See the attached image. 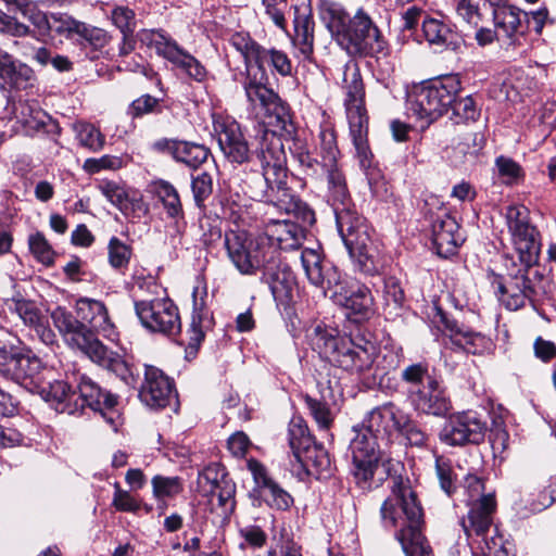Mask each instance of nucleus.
I'll return each mask as SVG.
<instances>
[{
  "label": "nucleus",
  "instance_id": "nucleus-42",
  "mask_svg": "<svg viewBox=\"0 0 556 556\" xmlns=\"http://www.w3.org/2000/svg\"><path fill=\"white\" fill-rule=\"evenodd\" d=\"M15 338L8 330L0 328V375L7 379L12 376L18 348L13 343Z\"/></svg>",
  "mask_w": 556,
  "mask_h": 556
},
{
  "label": "nucleus",
  "instance_id": "nucleus-51",
  "mask_svg": "<svg viewBox=\"0 0 556 556\" xmlns=\"http://www.w3.org/2000/svg\"><path fill=\"white\" fill-rule=\"evenodd\" d=\"M256 65L260 70L264 68L267 63L271 65L280 75L287 76L291 74L292 65L286 53L276 49L263 48L262 54L260 55Z\"/></svg>",
  "mask_w": 556,
  "mask_h": 556
},
{
  "label": "nucleus",
  "instance_id": "nucleus-17",
  "mask_svg": "<svg viewBox=\"0 0 556 556\" xmlns=\"http://www.w3.org/2000/svg\"><path fill=\"white\" fill-rule=\"evenodd\" d=\"M213 129L227 161L242 164L250 161L251 150L240 124L232 117L214 116Z\"/></svg>",
  "mask_w": 556,
  "mask_h": 556
},
{
  "label": "nucleus",
  "instance_id": "nucleus-11",
  "mask_svg": "<svg viewBox=\"0 0 556 556\" xmlns=\"http://www.w3.org/2000/svg\"><path fill=\"white\" fill-rule=\"evenodd\" d=\"M136 316L141 326L151 333L167 337L180 332L181 321L177 305L166 295L134 301Z\"/></svg>",
  "mask_w": 556,
  "mask_h": 556
},
{
  "label": "nucleus",
  "instance_id": "nucleus-54",
  "mask_svg": "<svg viewBox=\"0 0 556 556\" xmlns=\"http://www.w3.org/2000/svg\"><path fill=\"white\" fill-rule=\"evenodd\" d=\"M28 244L30 252L37 261L47 266L53 264L54 251L41 232L31 235L28 239Z\"/></svg>",
  "mask_w": 556,
  "mask_h": 556
},
{
  "label": "nucleus",
  "instance_id": "nucleus-18",
  "mask_svg": "<svg viewBox=\"0 0 556 556\" xmlns=\"http://www.w3.org/2000/svg\"><path fill=\"white\" fill-rule=\"evenodd\" d=\"M139 397L147 406L155 409L177 406V393L174 382L157 367L146 365L144 382Z\"/></svg>",
  "mask_w": 556,
  "mask_h": 556
},
{
  "label": "nucleus",
  "instance_id": "nucleus-31",
  "mask_svg": "<svg viewBox=\"0 0 556 556\" xmlns=\"http://www.w3.org/2000/svg\"><path fill=\"white\" fill-rule=\"evenodd\" d=\"M301 263L309 282L328 293V280L332 274H339L334 268L325 269L320 254L313 249H304L301 252Z\"/></svg>",
  "mask_w": 556,
  "mask_h": 556
},
{
  "label": "nucleus",
  "instance_id": "nucleus-63",
  "mask_svg": "<svg viewBox=\"0 0 556 556\" xmlns=\"http://www.w3.org/2000/svg\"><path fill=\"white\" fill-rule=\"evenodd\" d=\"M11 309H13L18 315V317L23 320V323L26 326H29L31 328L41 321L39 309L30 301L16 300L13 302V306L11 307Z\"/></svg>",
  "mask_w": 556,
  "mask_h": 556
},
{
  "label": "nucleus",
  "instance_id": "nucleus-41",
  "mask_svg": "<svg viewBox=\"0 0 556 556\" xmlns=\"http://www.w3.org/2000/svg\"><path fill=\"white\" fill-rule=\"evenodd\" d=\"M208 155L210 150L205 146L180 140L175 161L182 163L192 169H197L206 162Z\"/></svg>",
  "mask_w": 556,
  "mask_h": 556
},
{
  "label": "nucleus",
  "instance_id": "nucleus-5",
  "mask_svg": "<svg viewBox=\"0 0 556 556\" xmlns=\"http://www.w3.org/2000/svg\"><path fill=\"white\" fill-rule=\"evenodd\" d=\"M225 248L228 257L242 275H254L257 270H269L279 250L267 235L249 236L245 231L230 230L225 233Z\"/></svg>",
  "mask_w": 556,
  "mask_h": 556
},
{
  "label": "nucleus",
  "instance_id": "nucleus-2",
  "mask_svg": "<svg viewBox=\"0 0 556 556\" xmlns=\"http://www.w3.org/2000/svg\"><path fill=\"white\" fill-rule=\"evenodd\" d=\"M311 342L321 357L351 374H370L376 379L396 367L397 359L392 352L379 356L376 345L364 338L336 336L317 326L311 334Z\"/></svg>",
  "mask_w": 556,
  "mask_h": 556
},
{
  "label": "nucleus",
  "instance_id": "nucleus-10",
  "mask_svg": "<svg viewBox=\"0 0 556 556\" xmlns=\"http://www.w3.org/2000/svg\"><path fill=\"white\" fill-rule=\"evenodd\" d=\"M321 14L329 30L342 36L356 52L372 49L374 42L378 40V29L363 12L350 20L341 9L331 5L324 9Z\"/></svg>",
  "mask_w": 556,
  "mask_h": 556
},
{
  "label": "nucleus",
  "instance_id": "nucleus-44",
  "mask_svg": "<svg viewBox=\"0 0 556 556\" xmlns=\"http://www.w3.org/2000/svg\"><path fill=\"white\" fill-rule=\"evenodd\" d=\"M267 506L277 510H287L293 504V497L282 489L276 481L269 483L265 489L255 495Z\"/></svg>",
  "mask_w": 556,
  "mask_h": 556
},
{
  "label": "nucleus",
  "instance_id": "nucleus-60",
  "mask_svg": "<svg viewBox=\"0 0 556 556\" xmlns=\"http://www.w3.org/2000/svg\"><path fill=\"white\" fill-rule=\"evenodd\" d=\"M111 20L123 35L134 34L136 28V15L128 7L119 5L114 8L111 12Z\"/></svg>",
  "mask_w": 556,
  "mask_h": 556
},
{
  "label": "nucleus",
  "instance_id": "nucleus-12",
  "mask_svg": "<svg viewBox=\"0 0 556 556\" xmlns=\"http://www.w3.org/2000/svg\"><path fill=\"white\" fill-rule=\"evenodd\" d=\"M330 299L348 311L355 321L368 319L374 313V298L370 290L353 279H342L340 274H332L328 280Z\"/></svg>",
  "mask_w": 556,
  "mask_h": 556
},
{
  "label": "nucleus",
  "instance_id": "nucleus-53",
  "mask_svg": "<svg viewBox=\"0 0 556 556\" xmlns=\"http://www.w3.org/2000/svg\"><path fill=\"white\" fill-rule=\"evenodd\" d=\"M193 200L199 208L204 207V202L213 192V177L207 172H201L191 179Z\"/></svg>",
  "mask_w": 556,
  "mask_h": 556
},
{
  "label": "nucleus",
  "instance_id": "nucleus-34",
  "mask_svg": "<svg viewBox=\"0 0 556 556\" xmlns=\"http://www.w3.org/2000/svg\"><path fill=\"white\" fill-rule=\"evenodd\" d=\"M268 237L277 249L278 247L281 249H298L304 235L299 225L283 220L274 224Z\"/></svg>",
  "mask_w": 556,
  "mask_h": 556
},
{
  "label": "nucleus",
  "instance_id": "nucleus-29",
  "mask_svg": "<svg viewBox=\"0 0 556 556\" xmlns=\"http://www.w3.org/2000/svg\"><path fill=\"white\" fill-rule=\"evenodd\" d=\"M33 70L0 49V87L24 88L31 78Z\"/></svg>",
  "mask_w": 556,
  "mask_h": 556
},
{
  "label": "nucleus",
  "instance_id": "nucleus-20",
  "mask_svg": "<svg viewBox=\"0 0 556 556\" xmlns=\"http://www.w3.org/2000/svg\"><path fill=\"white\" fill-rule=\"evenodd\" d=\"M75 311L83 321L93 333L114 340L116 336L115 325L112 321L105 304L91 298H79L75 302Z\"/></svg>",
  "mask_w": 556,
  "mask_h": 556
},
{
  "label": "nucleus",
  "instance_id": "nucleus-32",
  "mask_svg": "<svg viewBox=\"0 0 556 556\" xmlns=\"http://www.w3.org/2000/svg\"><path fill=\"white\" fill-rule=\"evenodd\" d=\"M535 229L511 236L522 270L539 269L540 242Z\"/></svg>",
  "mask_w": 556,
  "mask_h": 556
},
{
  "label": "nucleus",
  "instance_id": "nucleus-45",
  "mask_svg": "<svg viewBox=\"0 0 556 556\" xmlns=\"http://www.w3.org/2000/svg\"><path fill=\"white\" fill-rule=\"evenodd\" d=\"M99 189L101 193L125 215H128L130 205H141L139 201H137L136 203L130 202L124 187H122L115 181H102L99 185Z\"/></svg>",
  "mask_w": 556,
  "mask_h": 556
},
{
  "label": "nucleus",
  "instance_id": "nucleus-37",
  "mask_svg": "<svg viewBox=\"0 0 556 556\" xmlns=\"http://www.w3.org/2000/svg\"><path fill=\"white\" fill-rule=\"evenodd\" d=\"M321 169L326 174L328 188L334 201V208L350 205L345 177L338 166V161L321 163Z\"/></svg>",
  "mask_w": 556,
  "mask_h": 556
},
{
  "label": "nucleus",
  "instance_id": "nucleus-50",
  "mask_svg": "<svg viewBox=\"0 0 556 556\" xmlns=\"http://www.w3.org/2000/svg\"><path fill=\"white\" fill-rule=\"evenodd\" d=\"M132 249L117 237H112L108 244L110 265L115 269L126 268L130 262Z\"/></svg>",
  "mask_w": 556,
  "mask_h": 556
},
{
  "label": "nucleus",
  "instance_id": "nucleus-55",
  "mask_svg": "<svg viewBox=\"0 0 556 556\" xmlns=\"http://www.w3.org/2000/svg\"><path fill=\"white\" fill-rule=\"evenodd\" d=\"M506 219L511 236L535 229L529 224L527 210L523 206H508Z\"/></svg>",
  "mask_w": 556,
  "mask_h": 556
},
{
  "label": "nucleus",
  "instance_id": "nucleus-16",
  "mask_svg": "<svg viewBox=\"0 0 556 556\" xmlns=\"http://www.w3.org/2000/svg\"><path fill=\"white\" fill-rule=\"evenodd\" d=\"M74 403H77V413L84 412L86 407L99 412L116 430L114 407L117 404V397L114 394L102 390L97 382L86 375H80L76 379Z\"/></svg>",
  "mask_w": 556,
  "mask_h": 556
},
{
  "label": "nucleus",
  "instance_id": "nucleus-27",
  "mask_svg": "<svg viewBox=\"0 0 556 556\" xmlns=\"http://www.w3.org/2000/svg\"><path fill=\"white\" fill-rule=\"evenodd\" d=\"M93 363L115 374L126 386L135 388L138 384V374L134 372L123 357L109 350L102 342L88 356Z\"/></svg>",
  "mask_w": 556,
  "mask_h": 556
},
{
  "label": "nucleus",
  "instance_id": "nucleus-15",
  "mask_svg": "<svg viewBox=\"0 0 556 556\" xmlns=\"http://www.w3.org/2000/svg\"><path fill=\"white\" fill-rule=\"evenodd\" d=\"M51 319L64 341L72 349L78 350L87 357L101 342L96 333L64 307L58 306L51 313Z\"/></svg>",
  "mask_w": 556,
  "mask_h": 556
},
{
  "label": "nucleus",
  "instance_id": "nucleus-61",
  "mask_svg": "<svg viewBox=\"0 0 556 556\" xmlns=\"http://www.w3.org/2000/svg\"><path fill=\"white\" fill-rule=\"evenodd\" d=\"M321 163L337 162L339 149L337 147V136L333 129L324 128L319 132Z\"/></svg>",
  "mask_w": 556,
  "mask_h": 556
},
{
  "label": "nucleus",
  "instance_id": "nucleus-49",
  "mask_svg": "<svg viewBox=\"0 0 556 556\" xmlns=\"http://www.w3.org/2000/svg\"><path fill=\"white\" fill-rule=\"evenodd\" d=\"M457 13L465 22L477 27L490 13V5L484 0H462Z\"/></svg>",
  "mask_w": 556,
  "mask_h": 556
},
{
  "label": "nucleus",
  "instance_id": "nucleus-56",
  "mask_svg": "<svg viewBox=\"0 0 556 556\" xmlns=\"http://www.w3.org/2000/svg\"><path fill=\"white\" fill-rule=\"evenodd\" d=\"M153 494L156 498L174 497L182 491V484L177 477L155 476L152 479Z\"/></svg>",
  "mask_w": 556,
  "mask_h": 556
},
{
  "label": "nucleus",
  "instance_id": "nucleus-1",
  "mask_svg": "<svg viewBox=\"0 0 556 556\" xmlns=\"http://www.w3.org/2000/svg\"><path fill=\"white\" fill-rule=\"evenodd\" d=\"M264 111L269 118L268 124L276 129L271 130L265 126H260L261 137L255 155L260 162L262 173L254 174L245 181L250 197L257 201L270 203L287 214L301 215L303 222L312 224L315 220L313 211L307 208L291 192L287 182V155L281 137H291L295 132L289 108L278 97Z\"/></svg>",
  "mask_w": 556,
  "mask_h": 556
},
{
  "label": "nucleus",
  "instance_id": "nucleus-59",
  "mask_svg": "<svg viewBox=\"0 0 556 556\" xmlns=\"http://www.w3.org/2000/svg\"><path fill=\"white\" fill-rule=\"evenodd\" d=\"M305 403L319 428L327 430L332 424V415L328 404L309 395L305 396Z\"/></svg>",
  "mask_w": 556,
  "mask_h": 556
},
{
  "label": "nucleus",
  "instance_id": "nucleus-30",
  "mask_svg": "<svg viewBox=\"0 0 556 556\" xmlns=\"http://www.w3.org/2000/svg\"><path fill=\"white\" fill-rule=\"evenodd\" d=\"M521 14L527 16V13H523L518 8L508 4L500 5L493 10L492 15L495 28L501 33L503 38L509 40L506 50L509 47H516L519 45V36L517 35V31L521 23Z\"/></svg>",
  "mask_w": 556,
  "mask_h": 556
},
{
  "label": "nucleus",
  "instance_id": "nucleus-46",
  "mask_svg": "<svg viewBox=\"0 0 556 556\" xmlns=\"http://www.w3.org/2000/svg\"><path fill=\"white\" fill-rule=\"evenodd\" d=\"M80 24V21L66 13H52L48 35L72 39L77 36Z\"/></svg>",
  "mask_w": 556,
  "mask_h": 556
},
{
  "label": "nucleus",
  "instance_id": "nucleus-38",
  "mask_svg": "<svg viewBox=\"0 0 556 556\" xmlns=\"http://www.w3.org/2000/svg\"><path fill=\"white\" fill-rule=\"evenodd\" d=\"M294 37L293 45L299 48L300 52L308 58L314 49V21L312 15L296 14L294 17Z\"/></svg>",
  "mask_w": 556,
  "mask_h": 556
},
{
  "label": "nucleus",
  "instance_id": "nucleus-4",
  "mask_svg": "<svg viewBox=\"0 0 556 556\" xmlns=\"http://www.w3.org/2000/svg\"><path fill=\"white\" fill-rule=\"evenodd\" d=\"M343 104L349 122L350 134L362 167L369 166L370 150L367 141L368 115L365 106V86L358 65L349 62L343 68Z\"/></svg>",
  "mask_w": 556,
  "mask_h": 556
},
{
  "label": "nucleus",
  "instance_id": "nucleus-39",
  "mask_svg": "<svg viewBox=\"0 0 556 556\" xmlns=\"http://www.w3.org/2000/svg\"><path fill=\"white\" fill-rule=\"evenodd\" d=\"M402 381L406 384L407 396L410 399L416 391L429 386V380H437L429 372L428 364L416 363L408 365L402 370Z\"/></svg>",
  "mask_w": 556,
  "mask_h": 556
},
{
  "label": "nucleus",
  "instance_id": "nucleus-24",
  "mask_svg": "<svg viewBox=\"0 0 556 556\" xmlns=\"http://www.w3.org/2000/svg\"><path fill=\"white\" fill-rule=\"evenodd\" d=\"M463 241L459 225L454 217L443 214L434 219L432 224V243L440 256L448 257L455 254Z\"/></svg>",
  "mask_w": 556,
  "mask_h": 556
},
{
  "label": "nucleus",
  "instance_id": "nucleus-6",
  "mask_svg": "<svg viewBox=\"0 0 556 556\" xmlns=\"http://www.w3.org/2000/svg\"><path fill=\"white\" fill-rule=\"evenodd\" d=\"M339 233L356 268L365 274L377 271L376 249L366 219L350 205L334 208Z\"/></svg>",
  "mask_w": 556,
  "mask_h": 556
},
{
  "label": "nucleus",
  "instance_id": "nucleus-8",
  "mask_svg": "<svg viewBox=\"0 0 556 556\" xmlns=\"http://www.w3.org/2000/svg\"><path fill=\"white\" fill-rule=\"evenodd\" d=\"M380 439H378L366 427L355 430V435L350 443L352 460L354 465L353 475L357 484L363 490L379 486L384 480L387 470L375 478L380 469Z\"/></svg>",
  "mask_w": 556,
  "mask_h": 556
},
{
  "label": "nucleus",
  "instance_id": "nucleus-9",
  "mask_svg": "<svg viewBox=\"0 0 556 556\" xmlns=\"http://www.w3.org/2000/svg\"><path fill=\"white\" fill-rule=\"evenodd\" d=\"M546 283L547 279L540 269H519L506 282L495 278L492 285L501 303L509 311H517L543 296Z\"/></svg>",
  "mask_w": 556,
  "mask_h": 556
},
{
  "label": "nucleus",
  "instance_id": "nucleus-13",
  "mask_svg": "<svg viewBox=\"0 0 556 556\" xmlns=\"http://www.w3.org/2000/svg\"><path fill=\"white\" fill-rule=\"evenodd\" d=\"M140 40L194 80L202 81L205 78L204 66L162 31L143 30Z\"/></svg>",
  "mask_w": 556,
  "mask_h": 556
},
{
  "label": "nucleus",
  "instance_id": "nucleus-26",
  "mask_svg": "<svg viewBox=\"0 0 556 556\" xmlns=\"http://www.w3.org/2000/svg\"><path fill=\"white\" fill-rule=\"evenodd\" d=\"M264 279L269 285L271 294L278 305L288 306L293 300L296 286L292 270L280 263L279 256L273 264V268L264 270Z\"/></svg>",
  "mask_w": 556,
  "mask_h": 556
},
{
  "label": "nucleus",
  "instance_id": "nucleus-36",
  "mask_svg": "<svg viewBox=\"0 0 556 556\" xmlns=\"http://www.w3.org/2000/svg\"><path fill=\"white\" fill-rule=\"evenodd\" d=\"M243 89L248 102L255 106H260L265 110L268 105L273 104L274 101L279 97L273 89L268 88L261 79L256 78V75H252L248 68V75L243 83Z\"/></svg>",
  "mask_w": 556,
  "mask_h": 556
},
{
  "label": "nucleus",
  "instance_id": "nucleus-57",
  "mask_svg": "<svg viewBox=\"0 0 556 556\" xmlns=\"http://www.w3.org/2000/svg\"><path fill=\"white\" fill-rule=\"evenodd\" d=\"M77 36L94 49L105 47L111 37L106 30L81 22Z\"/></svg>",
  "mask_w": 556,
  "mask_h": 556
},
{
  "label": "nucleus",
  "instance_id": "nucleus-62",
  "mask_svg": "<svg viewBox=\"0 0 556 556\" xmlns=\"http://www.w3.org/2000/svg\"><path fill=\"white\" fill-rule=\"evenodd\" d=\"M247 468L251 472L255 484L252 491L254 495L260 493L263 489L269 485V483L275 481L269 476L267 468L255 458H249L247 460Z\"/></svg>",
  "mask_w": 556,
  "mask_h": 556
},
{
  "label": "nucleus",
  "instance_id": "nucleus-52",
  "mask_svg": "<svg viewBox=\"0 0 556 556\" xmlns=\"http://www.w3.org/2000/svg\"><path fill=\"white\" fill-rule=\"evenodd\" d=\"M77 138L81 146L91 151H99L104 147L105 138L101 131L88 123H78L76 125Z\"/></svg>",
  "mask_w": 556,
  "mask_h": 556
},
{
  "label": "nucleus",
  "instance_id": "nucleus-25",
  "mask_svg": "<svg viewBox=\"0 0 556 556\" xmlns=\"http://www.w3.org/2000/svg\"><path fill=\"white\" fill-rule=\"evenodd\" d=\"M288 442L295 460L301 465L313 460L317 454H324L317 450L316 444L308 432L307 426L302 418H292L288 427ZM325 457V455H323Z\"/></svg>",
  "mask_w": 556,
  "mask_h": 556
},
{
  "label": "nucleus",
  "instance_id": "nucleus-3",
  "mask_svg": "<svg viewBox=\"0 0 556 556\" xmlns=\"http://www.w3.org/2000/svg\"><path fill=\"white\" fill-rule=\"evenodd\" d=\"M380 517L386 529H397L395 538L406 556H433L421 531L422 508L408 479L392 477L391 494L381 505Z\"/></svg>",
  "mask_w": 556,
  "mask_h": 556
},
{
  "label": "nucleus",
  "instance_id": "nucleus-48",
  "mask_svg": "<svg viewBox=\"0 0 556 556\" xmlns=\"http://www.w3.org/2000/svg\"><path fill=\"white\" fill-rule=\"evenodd\" d=\"M231 46L239 51L245 64L249 66L251 63L257 62L260 55L262 54L263 47L256 43L249 34L245 33H236L230 38Z\"/></svg>",
  "mask_w": 556,
  "mask_h": 556
},
{
  "label": "nucleus",
  "instance_id": "nucleus-19",
  "mask_svg": "<svg viewBox=\"0 0 556 556\" xmlns=\"http://www.w3.org/2000/svg\"><path fill=\"white\" fill-rule=\"evenodd\" d=\"M469 510L466 517L462 518V527L467 538H481L480 544L484 543V539H490L489 533L497 534L496 528L493 526V515L496 510V502L492 494L482 496L478 501L469 503Z\"/></svg>",
  "mask_w": 556,
  "mask_h": 556
},
{
  "label": "nucleus",
  "instance_id": "nucleus-47",
  "mask_svg": "<svg viewBox=\"0 0 556 556\" xmlns=\"http://www.w3.org/2000/svg\"><path fill=\"white\" fill-rule=\"evenodd\" d=\"M222 224L223 220L217 215L212 216L204 214L199 219V226L201 229L200 241L205 248L210 249L220 241L223 233Z\"/></svg>",
  "mask_w": 556,
  "mask_h": 556
},
{
  "label": "nucleus",
  "instance_id": "nucleus-35",
  "mask_svg": "<svg viewBox=\"0 0 556 556\" xmlns=\"http://www.w3.org/2000/svg\"><path fill=\"white\" fill-rule=\"evenodd\" d=\"M422 31L430 45L456 48L457 35L451 26L438 18L429 17L422 22Z\"/></svg>",
  "mask_w": 556,
  "mask_h": 556
},
{
  "label": "nucleus",
  "instance_id": "nucleus-23",
  "mask_svg": "<svg viewBox=\"0 0 556 556\" xmlns=\"http://www.w3.org/2000/svg\"><path fill=\"white\" fill-rule=\"evenodd\" d=\"M409 401L415 410L437 417L445 416L452 408L451 400L438 380H429V386L416 391Z\"/></svg>",
  "mask_w": 556,
  "mask_h": 556
},
{
  "label": "nucleus",
  "instance_id": "nucleus-64",
  "mask_svg": "<svg viewBox=\"0 0 556 556\" xmlns=\"http://www.w3.org/2000/svg\"><path fill=\"white\" fill-rule=\"evenodd\" d=\"M435 470L441 489L447 495L453 494L456 490V478L451 464L441 457L437 458Z\"/></svg>",
  "mask_w": 556,
  "mask_h": 556
},
{
  "label": "nucleus",
  "instance_id": "nucleus-33",
  "mask_svg": "<svg viewBox=\"0 0 556 556\" xmlns=\"http://www.w3.org/2000/svg\"><path fill=\"white\" fill-rule=\"evenodd\" d=\"M41 369V359L29 349L20 346L10 380L17 383H24L29 380V383L35 386L36 382L34 379Z\"/></svg>",
  "mask_w": 556,
  "mask_h": 556
},
{
  "label": "nucleus",
  "instance_id": "nucleus-14",
  "mask_svg": "<svg viewBox=\"0 0 556 556\" xmlns=\"http://www.w3.org/2000/svg\"><path fill=\"white\" fill-rule=\"evenodd\" d=\"M486 425L475 412H463L453 415L444 424L439 438L450 446L479 444L485 435Z\"/></svg>",
  "mask_w": 556,
  "mask_h": 556
},
{
  "label": "nucleus",
  "instance_id": "nucleus-21",
  "mask_svg": "<svg viewBox=\"0 0 556 556\" xmlns=\"http://www.w3.org/2000/svg\"><path fill=\"white\" fill-rule=\"evenodd\" d=\"M437 315L452 344L456 348L473 355L483 354L491 349L492 342L484 334L471 331L464 326H459L456 321L450 320L441 309H438Z\"/></svg>",
  "mask_w": 556,
  "mask_h": 556
},
{
  "label": "nucleus",
  "instance_id": "nucleus-22",
  "mask_svg": "<svg viewBox=\"0 0 556 556\" xmlns=\"http://www.w3.org/2000/svg\"><path fill=\"white\" fill-rule=\"evenodd\" d=\"M33 391L38 393L58 413L68 415L77 413V403H74L76 391L72 389L68 381L55 379L38 382L35 383Z\"/></svg>",
  "mask_w": 556,
  "mask_h": 556
},
{
  "label": "nucleus",
  "instance_id": "nucleus-58",
  "mask_svg": "<svg viewBox=\"0 0 556 556\" xmlns=\"http://www.w3.org/2000/svg\"><path fill=\"white\" fill-rule=\"evenodd\" d=\"M495 164L500 176L506 185L517 184L523 178L521 166L513 159L502 155L495 160Z\"/></svg>",
  "mask_w": 556,
  "mask_h": 556
},
{
  "label": "nucleus",
  "instance_id": "nucleus-40",
  "mask_svg": "<svg viewBox=\"0 0 556 556\" xmlns=\"http://www.w3.org/2000/svg\"><path fill=\"white\" fill-rule=\"evenodd\" d=\"M365 427L386 444L390 443L395 437L384 404L374 408L368 414Z\"/></svg>",
  "mask_w": 556,
  "mask_h": 556
},
{
  "label": "nucleus",
  "instance_id": "nucleus-28",
  "mask_svg": "<svg viewBox=\"0 0 556 556\" xmlns=\"http://www.w3.org/2000/svg\"><path fill=\"white\" fill-rule=\"evenodd\" d=\"M210 484V492L217 496L218 504L225 513H231L235 508L236 484L229 479H225V473L219 472L216 466H208L199 475V483Z\"/></svg>",
  "mask_w": 556,
  "mask_h": 556
},
{
  "label": "nucleus",
  "instance_id": "nucleus-7",
  "mask_svg": "<svg viewBox=\"0 0 556 556\" xmlns=\"http://www.w3.org/2000/svg\"><path fill=\"white\" fill-rule=\"evenodd\" d=\"M460 89L456 75L414 86L407 93V110L429 125L450 110Z\"/></svg>",
  "mask_w": 556,
  "mask_h": 556
},
{
  "label": "nucleus",
  "instance_id": "nucleus-43",
  "mask_svg": "<svg viewBox=\"0 0 556 556\" xmlns=\"http://www.w3.org/2000/svg\"><path fill=\"white\" fill-rule=\"evenodd\" d=\"M13 114L28 130H38L45 126L43 113L35 103L18 101L14 104Z\"/></svg>",
  "mask_w": 556,
  "mask_h": 556
}]
</instances>
